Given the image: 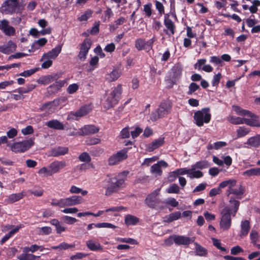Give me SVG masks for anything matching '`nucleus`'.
<instances>
[{"label":"nucleus","mask_w":260,"mask_h":260,"mask_svg":"<svg viewBox=\"0 0 260 260\" xmlns=\"http://www.w3.org/2000/svg\"><path fill=\"white\" fill-rule=\"evenodd\" d=\"M67 206H72L79 205L83 201V198L80 196H73L66 198Z\"/></svg>","instance_id":"4be33fe9"},{"label":"nucleus","mask_w":260,"mask_h":260,"mask_svg":"<svg viewBox=\"0 0 260 260\" xmlns=\"http://www.w3.org/2000/svg\"><path fill=\"white\" fill-rule=\"evenodd\" d=\"M41 248V246H38L36 244H34L31 245L30 247H25L23 248V252L25 253H27L29 251H31L34 252L40 249Z\"/></svg>","instance_id":"bf43d9fd"},{"label":"nucleus","mask_w":260,"mask_h":260,"mask_svg":"<svg viewBox=\"0 0 260 260\" xmlns=\"http://www.w3.org/2000/svg\"><path fill=\"white\" fill-rule=\"evenodd\" d=\"M78 158L80 161L89 162L91 161V158L89 154L86 152H84L81 153Z\"/></svg>","instance_id":"8fccbe9b"},{"label":"nucleus","mask_w":260,"mask_h":260,"mask_svg":"<svg viewBox=\"0 0 260 260\" xmlns=\"http://www.w3.org/2000/svg\"><path fill=\"white\" fill-rule=\"evenodd\" d=\"M236 183L237 181L235 179H229L221 182L219 184L218 187L221 190V188H223L228 186V189H230V187H234L236 186Z\"/></svg>","instance_id":"2f4dec72"},{"label":"nucleus","mask_w":260,"mask_h":260,"mask_svg":"<svg viewBox=\"0 0 260 260\" xmlns=\"http://www.w3.org/2000/svg\"><path fill=\"white\" fill-rule=\"evenodd\" d=\"M122 92L121 84H118L114 87L112 92L108 95L105 101V107L107 109L114 107L119 102Z\"/></svg>","instance_id":"20e7f679"},{"label":"nucleus","mask_w":260,"mask_h":260,"mask_svg":"<svg viewBox=\"0 0 260 260\" xmlns=\"http://www.w3.org/2000/svg\"><path fill=\"white\" fill-rule=\"evenodd\" d=\"M221 77V74L220 73L214 75L211 82L212 85L213 86H217L220 82Z\"/></svg>","instance_id":"052dcab7"},{"label":"nucleus","mask_w":260,"mask_h":260,"mask_svg":"<svg viewBox=\"0 0 260 260\" xmlns=\"http://www.w3.org/2000/svg\"><path fill=\"white\" fill-rule=\"evenodd\" d=\"M196 169L191 166V168L189 169V176L190 178H200L203 176V172L199 170H196Z\"/></svg>","instance_id":"e433bc0d"},{"label":"nucleus","mask_w":260,"mask_h":260,"mask_svg":"<svg viewBox=\"0 0 260 260\" xmlns=\"http://www.w3.org/2000/svg\"><path fill=\"white\" fill-rule=\"evenodd\" d=\"M159 189H156L149 194L145 200V203L150 208L155 209L160 201L157 198Z\"/></svg>","instance_id":"9d476101"},{"label":"nucleus","mask_w":260,"mask_h":260,"mask_svg":"<svg viewBox=\"0 0 260 260\" xmlns=\"http://www.w3.org/2000/svg\"><path fill=\"white\" fill-rule=\"evenodd\" d=\"M196 252L200 256H205L207 253L206 249L197 243H196Z\"/></svg>","instance_id":"de8ad7c7"},{"label":"nucleus","mask_w":260,"mask_h":260,"mask_svg":"<svg viewBox=\"0 0 260 260\" xmlns=\"http://www.w3.org/2000/svg\"><path fill=\"white\" fill-rule=\"evenodd\" d=\"M245 22L249 27H253L257 23V21L254 19V16L253 15L246 19Z\"/></svg>","instance_id":"13d9d810"},{"label":"nucleus","mask_w":260,"mask_h":260,"mask_svg":"<svg viewBox=\"0 0 260 260\" xmlns=\"http://www.w3.org/2000/svg\"><path fill=\"white\" fill-rule=\"evenodd\" d=\"M182 70L183 67L182 65L179 63H176L171 68L169 74L173 77L178 80L182 75Z\"/></svg>","instance_id":"412c9836"},{"label":"nucleus","mask_w":260,"mask_h":260,"mask_svg":"<svg viewBox=\"0 0 260 260\" xmlns=\"http://www.w3.org/2000/svg\"><path fill=\"white\" fill-rule=\"evenodd\" d=\"M139 221L140 219L138 217L131 214L127 215L124 219L125 224L127 226L135 225L139 222Z\"/></svg>","instance_id":"c756f323"},{"label":"nucleus","mask_w":260,"mask_h":260,"mask_svg":"<svg viewBox=\"0 0 260 260\" xmlns=\"http://www.w3.org/2000/svg\"><path fill=\"white\" fill-rule=\"evenodd\" d=\"M100 128L94 125H85L80 129L81 135L95 134L99 132Z\"/></svg>","instance_id":"f3484780"},{"label":"nucleus","mask_w":260,"mask_h":260,"mask_svg":"<svg viewBox=\"0 0 260 260\" xmlns=\"http://www.w3.org/2000/svg\"><path fill=\"white\" fill-rule=\"evenodd\" d=\"M250 229V222L247 220H245L241 221V231L240 236L241 237L247 236Z\"/></svg>","instance_id":"cd10ccee"},{"label":"nucleus","mask_w":260,"mask_h":260,"mask_svg":"<svg viewBox=\"0 0 260 260\" xmlns=\"http://www.w3.org/2000/svg\"><path fill=\"white\" fill-rule=\"evenodd\" d=\"M200 89V86L194 82H191L188 87V90L187 92L188 95H192L195 91Z\"/></svg>","instance_id":"09e8293b"},{"label":"nucleus","mask_w":260,"mask_h":260,"mask_svg":"<svg viewBox=\"0 0 260 260\" xmlns=\"http://www.w3.org/2000/svg\"><path fill=\"white\" fill-rule=\"evenodd\" d=\"M19 5L18 0H6L2 4L3 12L6 14H13L16 12Z\"/></svg>","instance_id":"6e6552de"},{"label":"nucleus","mask_w":260,"mask_h":260,"mask_svg":"<svg viewBox=\"0 0 260 260\" xmlns=\"http://www.w3.org/2000/svg\"><path fill=\"white\" fill-rule=\"evenodd\" d=\"M234 108L235 111L239 115L251 118L250 119L247 118L246 119V124L250 126L260 127V120L258 115L249 110L243 109L238 106H235Z\"/></svg>","instance_id":"7ed1b4c3"},{"label":"nucleus","mask_w":260,"mask_h":260,"mask_svg":"<svg viewBox=\"0 0 260 260\" xmlns=\"http://www.w3.org/2000/svg\"><path fill=\"white\" fill-rule=\"evenodd\" d=\"M100 21L95 22L93 26L92 27L91 29L90 30V34L91 35H95L99 32L100 31Z\"/></svg>","instance_id":"680f3d73"},{"label":"nucleus","mask_w":260,"mask_h":260,"mask_svg":"<svg viewBox=\"0 0 260 260\" xmlns=\"http://www.w3.org/2000/svg\"><path fill=\"white\" fill-rule=\"evenodd\" d=\"M79 88V86L76 83L70 84L67 89V91L69 94H73L76 92Z\"/></svg>","instance_id":"338daca9"},{"label":"nucleus","mask_w":260,"mask_h":260,"mask_svg":"<svg viewBox=\"0 0 260 260\" xmlns=\"http://www.w3.org/2000/svg\"><path fill=\"white\" fill-rule=\"evenodd\" d=\"M165 143V138L160 137L154 140L153 142L147 145V150L149 152H152L156 149L161 147Z\"/></svg>","instance_id":"6ab92c4d"},{"label":"nucleus","mask_w":260,"mask_h":260,"mask_svg":"<svg viewBox=\"0 0 260 260\" xmlns=\"http://www.w3.org/2000/svg\"><path fill=\"white\" fill-rule=\"evenodd\" d=\"M156 9L158 10V13L160 16L165 14V8L163 5L158 1H154Z\"/></svg>","instance_id":"69168bd1"},{"label":"nucleus","mask_w":260,"mask_h":260,"mask_svg":"<svg viewBox=\"0 0 260 260\" xmlns=\"http://www.w3.org/2000/svg\"><path fill=\"white\" fill-rule=\"evenodd\" d=\"M88 108V107L87 106H84L80 108L77 111L75 112H71L69 115V119L77 120L78 117H81L86 115L89 112Z\"/></svg>","instance_id":"a211bd4d"},{"label":"nucleus","mask_w":260,"mask_h":260,"mask_svg":"<svg viewBox=\"0 0 260 260\" xmlns=\"http://www.w3.org/2000/svg\"><path fill=\"white\" fill-rule=\"evenodd\" d=\"M60 77V75L58 73L42 76L39 78L37 80V82L39 84L47 85L57 80Z\"/></svg>","instance_id":"ddd939ff"},{"label":"nucleus","mask_w":260,"mask_h":260,"mask_svg":"<svg viewBox=\"0 0 260 260\" xmlns=\"http://www.w3.org/2000/svg\"><path fill=\"white\" fill-rule=\"evenodd\" d=\"M243 175L249 177L254 176H260V168H254L247 170L243 173Z\"/></svg>","instance_id":"473e14b6"},{"label":"nucleus","mask_w":260,"mask_h":260,"mask_svg":"<svg viewBox=\"0 0 260 260\" xmlns=\"http://www.w3.org/2000/svg\"><path fill=\"white\" fill-rule=\"evenodd\" d=\"M152 4L149 3L144 6V11L147 17H149L152 15Z\"/></svg>","instance_id":"0e129e2a"},{"label":"nucleus","mask_w":260,"mask_h":260,"mask_svg":"<svg viewBox=\"0 0 260 260\" xmlns=\"http://www.w3.org/2000/svg\"><path fill=\"white\" fill-rule=\"evenodd\" d=\"M66 166V162L64 160L62 161H54L51 163L49 166V168L50 169V171L52 174L56 173L59 170Z\"/></svg>","instance_id":"aec40b11"},{"label":"nucleus","mask_w":260,"mask_h":260,"mask_svg":"<svg viewBox=\"0 0 260 260\" xmlns=\"http://www.w3.org/2000/svg\"><path fill=\"white\" fill-rule=\"evenodd\" d=\"M101 139L96 138L88 137L85 140V144L87 145H92L100 143Z\"/></svg>","instance_id":"5fc2aeb1"},{"label":"nucleus","mask_w":260,"mask_h":260,"mask_svg":"<svg viewBox=\"0 0 260 260\" xmlns=\"http://www.w3.org/2000/svg\"><path fill=\"white\" fill-rule=\"evenodd\" d=\"M34 144V140L29 139L22 142H15L12 145L8 144L11 150L15 153L24 152L31 148Z\"/></svg>","instance_id":"0eeeda50"},{"label":"nucleus","mask_w":260,"mask_h":260,"mask_svg":"<svg viewBox=\"0 0 260 260\" xmlns=\"http://www.w3.org/2000/svg\"><path fill=\"white\" fill-rule=\"evenodd\" d=\"M127 149L128 148L124 149L111 155L108 159L109 165H115L120 161L127 158V155L126 153Z\"/></svg>","instance_id":"1a4fd4ad"},{"label":"nucleus","mask_w":260,"mask_h":260,"mask_svg":"<svg viewBox=\"0 0 260 260\" xmlns=\"http://www.w3.org/2000/svg\"><path fill=\"white\" fill-rule=\"evenodd\" d=\"M93 11L90 9H87L81 16L78 18V20L80 21H87L89 18L92 17Z\"/></svg>","instance_id":"58836bf2"},{"label":"nucleus","mask_w":260,"mask_h":260,"mask_svg":"<svg viewBox=\"0 0 260 260\" xmlns=\"http://www.w3.org/2000/svg\"><path fill=\"white\" fill-rule=\"evenodd\" d=\"M177 80L170 74L165 79L166 84L169 88H172L174 84H176Z\"/></svg>","instance_id":"c03bdc74"},{"label":"nucleus","mask_w":260,"mask_h":260,"mask_svg":"<svg viewBox=\"0 0 260 260\" xmlns=\"http://www.w3.org/2000/svg\"><path fill=\"white\" fill-rule=\"evenodd\" d=\"M151 172L160 175L162 173L160 165L158 163L155 164L151 167Z\"/></svg>","instance_id":"6e6d98bb"},{"label":"nucleus","mask_w":260,"mask_h":260,"mask_svg":"<svg viewBox=\"0 0 260 260\" xmlns=\"http://www.w3.org/2000/svg\"><path fill=\"white\" fill-rule=\"evenodd\" d=\"M125 22V18L123 17H120L119 18H118L114 22V24L110 25V29H112L113 30H115L118 28V25L122 24Z\"/></svg>","instance_id":"49530a36"},{"label":"nucleus","mask_w":260,"mask_h":260,"mask_svg":"<svg viewBox=\"0 0 260 260\" xmlns=\"http://www.w3.org/2000/svg\"><path fill=\"white\" fill-rule=\"evenodd\" d=\"M24 196V194L23 192L16 193H12L9 195L6 199H5V202L6 204H13L22 199Z\"/></svg>","instance_id":"393cba45"},{"label":"nucleus","mask_w":260,"mask_h":260,"mask_svg":"<svg viewBox=\"0 0 260 260\" xmlns=\"http://www.w3.org/2000/svg\"><path fill=\"white\" fill-rule=\"evenodd\" d=\"M156 39L155 37H153L151 39L149 40L147 42L145 41V49L147 51H149L152 49L153 43L156 41Z\"/></svg>","instance_id":"e2e57ef3"},{"label":"nucleus","mask_w":260,"mask_h":260,"mask_svg":"<svg viewBox=\"0 0 260 260\" xmlns=\"http://www.w3.org/2000/svg\"><path fill=\"white\" fill-rule=\"evenodd\" d=\"M66 83L67 80L66 79L55 81L54 83L47 87V95H51L57 93Z\"/></svg>","instance_id":"f8f14e48"},{"label":"nucleus","mask_w":260,"mask_h":260,"mask_svg":"<svg viewBox=\"0 0 260 260\" xmlns=\"http://www.w3.org/2000/svg\"><path fill=\"white\" fill-rule=\"evenodd\" d=\"M87 247L91 250L96 251L102 249L100 244L92 240H88L86 242Z\"/></svg>","instance_id":"f704fd0d"},{"label":"nucleus","mask_w":260,"mask_h":260,"mask_svg":"<svg viewBox=\"0 0 260 260\" xmlns=\"http://www.w3.org/2000/svg\"><path fill=\"white\" fill-rule=\"evenodd\" d=\"M181 212L176 211L170 214L168 217H166V221L167 222H171L174 220L179 219L181 217Z\"/></svg>","instance_id":"4c0bfd02"},{"label":"nucleus","mask_w":260,"mask_h":260,"mask_svg":"<svg viewBox=\"0 0 260 260\" xmlns=\"http://www.w3.org/2000/svg\"><path fill=\"white\" fill-rule=\"evenodd\" d=\"M45 125L48 127L56 130H63L64 125L57 119H52L47 121Z\"/></svg>","instance_id":"a878e982"},{"label":"nucleus","mask_w":260,"mask_h":260,"mask_svg":"<svg viewBox=\"0 0 260 260\" xmlns=\"http://www.w3.org/2000/svg\"><path fill=\"white\" fill-rule=\"evenodd\" d=\"M250 147L257 148L260 146V134L249 138L245 143Z\"/></svg>","instance_id":"bb28decb"},{"label":"nucleus","mask_w":260,"mask_h":260,"mask_svg":"<svg viewBox=\"0 0 260 260\" xmlns=\"http://www.w3.org/2000/svg\"><path fill=\"white\" fill-rule=\"evenodd\" d=\"M70 192L71 193H81L82 196H85L87 194L88 191L86 190H82L81 188L78 187L75 185H72L70 189Z\"/></svg>","instance_id":"79ce46f5"},{"label":"nucleus","mask_w":260,"mask_h":260,"mask_svg":"<svg viewBox=\"0 0 260 260\" xmlns=\"http://www.w3.org/2000/svg\"><path fill=\"white\" fill-rule=\"evenodd\" d=\"M245 192V189L244 186L241 184H240L238 186L237 188L230 187V189L227 190L226 193L228 196L230 194H233L236 197L237 199L241 200L242 198V196Z\"/></svg>","instance_id":"2eb2a0df"},{"label":"nucleus","mask_w":260,"mask_h":260,"mask_svg":"<svg viewBox=\"0 0 260 260\" xmlns=\"http://www.w3.org/2000/svg\"><path fill=\"white\" fill-rule=\"evenodd\" d=\"M91 46V42L90 39L86 38L83 42L80 44V50L81 51L88 53Z\"/></svg>","instance_id":"72a5a7b5"},{"label":"nucleus","mask_w":260,"mask_h":260,"mask_svg":"<svg viewBox=\"0 0 260 260\" xmlns=\"http://www.w3.org/2000/svg\"><path fill=\"white\" fill-rule=\"evenodd\" d=\"M61 46L58 45L51 51L44 53L41 58V60L42 61L45 59H55L61 51Z\"/></svg>","instance_id":"4468645a"},{"label":"nucleus","mask_w":260,"mask_h":260,"mask_svg":"<svg viewBox=\"0 0 260 260\" xmlns=\"http://www.w3.org/2000/svg\"><path fill=\"white\" fill-rule=\"evenodd\" d=\"M145 45V40L144 39H138L135 41V47L139 51L144 49Z\"/></svg>","instance_id":"a18cd8bd"},{"label":"nucleus","mask_w":260,"mask_h":260,"mask_svg":"<svg viewBox=\"0 0 260 260\" xmlns=\"http://www.w3.org/2000/svg\"><path fill=\"white\" fill-rule=\"evenodd\" d=\"M16 48V44L10 40L6 44L0 46V52L4 54H9L14 52Z\"/></svg>","instance_id":"dca6fc26"},{"label":"nucleus","mask_w":260,"mask_h":260,"mask_svg":"<svg viewBox=\"0 0 260 260\" xmlns=\"http://www.w3.org/2000/svg\"><path fill=\"white\" fill-rule=\"evenodd\" d=\"M62 219L64 222L69 224H74L77 221L76 218L67 215L63 216Z\"/></svg>","instance_id":"774afa93"},{"label":"nucleus","mask_w":260,"mask_h":260,"mask_svg":"<svg viewBox=\"0 0 260 260\" xmlns=\"http://www.w3.org/2000/svg\"><path fill=\"white\" fill-rule=\"evenodd\" d=\"M39 70V68H35L30 70H25L20 73L19 75L24 77H28L36 73Z\"/></svg>","instance_id":"37998d69"},{"label":"nucleus","mask_w":260,"mask_h":260,"mask_svg":"<svg viewBox=\"0 0 260 260\" xmlns=\"http://www.w3.org/2000/svg\"><path fill=\"white\" fill-rule=\"evenodd\" d=\"M175 243L177 245H188L192 242L191 238L184 236L175 235Z\"/></svg>","instance_id":"5701e85b"},{"label":"nucleus","mask_w":260,"mask_h":260,"mask_svg":"<svg viewBox=\"0 0 260 260\" xmlns=\"http://www.w3.org/2000/svg\"><path fill=\"white\" fill-rule=\"evenodd\" d=\"M193 119L196 125L199 127L202 126L204 123H208L211 119L209 108H204L201 110L194 112Z\"/></svg>","instance_id":"39448f33"},{"label":"nucleus","mask_w":260,"mask_h":260,"mask_svg":"<svg viewBox=\"0 0 260 260\" xmlns=\"http://www.w3.org/2000/svg\"><path fill=\"white\" fill-rule=\"evenodd\" d=\"M229 202L231 204H232L231 209V213L232 215L234 217L236 215V213L237 212L239 207L240 206V202L238 200H235V199L233 197H231Z\"/></svg>","instance_id":"7c9ffc66"},{"label":"nucleus","mask_w":260,"mask_h":260,"mask_svg":"<svg viewBox=\"0 0 260 260\" xmlns=\"http://www.w3.org/2000/svg\"><path fill=\"white\" fill-rule=\"evenodd\" d=\"M252 5L249 7V10L252 14H255L257 12V7L259 6V0H252L250 1Z\"/></svg>","instance_id":"864d4df0"},{"label":"nucleus","mask_w":260,"mask_h":260,"mask_svg":"<svg viewBox=\"0 0 260 260\" xmlns=\"http://www.w3.org/2000/svg\"><path fill=\"white\" fill-rule=\"evenodd\" d=\"M246 119H247L246 118L232 116L229 119V121L234 124H246Z\"/></svg>","instance_id":"ea45409f"},{"label":"nucleus","mask_w":260,"mask_h":260,"mask_svg":"<svg viewBox=\"0 0 260 260\" xmlns=\"http://www.w3.org/2000/svg\"><path fill=\"white\" fill-rule=\"evenodd\" d=\"M121 75V70L118 68H114L111 73L106 75V79L109 82H113L117 80Z\"/></svg>","instance_id":"b1692460"},{"label":"nucleus","mask_w":260,"mask_h":260,"mask_svg":"<svg viewBox=\"0 0 260 260\" xmlns=\"http://www.w3.org/2000/svg\"><path fill=\"white\" fill-rule=\"evenodd\" d=\"M192 166L197 169L203 170L209 167L210 164L207 160H202L197 161L194 165H192Z\"/></svg>","instance_id":"c9c22d12"},{"label":"nucleus","mask_w":260,"mask_h":260,"mask_svg":"<svg viewBox=\"0 0 260 260\" xmlns=\"http://www.w3.org/2000/svg\"><path fill=\"white\" fill-rule=\"evenodd\" d=\"M74 247V246L73 245L69 244L66 242H62L58 246L52 247V248L53 249L65 250Z\"/></svg>","instance_id":"603ef678"},{"label":"nucleus","mask_w":260,"mask_h":260,"mask_svg":"<svg viewBox=\"0 0 260 260\" xmlns=\"http://www.w3.org/2000/svg\"><path fill=\"white\" fill-rule=\"evenodd\" d=\"M179 190V187L175 183L171 184L166 190L169 193H178Z\"/></svg>","instance_id":"3c124183"},{"label":"nucleus","mask_w":260,"mask_h":260,"mask_svg":"<svg viewBox=\"0 0 260 260\" xmlns=\"http://www.w3.org/2000/svg\"><path fill=\"white\" fill-rule=\"evenodd\" d=\"M69 152V149L67 147L59 146L54 148L52 150V155L54 157H58L61 155H64Z\"/></svg>","instance_id":"c85d7f7f"},{"label":"nucleus","mask_w":260,"mask_h":260,"mask_svg":"<svg viewBox=\"0 0 260 260\" xmlns=\"http://www.w3.org/2000/svg\"><path fill=\"white\" fill-rule=\"evenodd\" d=\"M128 171H123L117 175L109 178V183L105 192V195L109 196L118 191L122 186L126 180Z\"/></svg>","instance_id":"f257e3e1"},{"label":"nucleus","mask_w":260,"mask_h":260,"mask_svg":"<svg viewBox=\"0 0 260 260\" xmlns=\"http://www.w3.org/2000/svg\"><path fill=\"white\" fill-rule=\"evenodd\" d=\"M250 132L249 128L245 127V126H240L237 130V135L238 138H241L248 134Z\"/></svg>","instance_id":"a19ab883"},{"label":"nucleus","mask_w":260,"mask_h":260,"mask_svg":"<svg viewBox=\"0 0 260 260\" xmlns=\"http://www.w3.org/2000/svg\"><path fill=\"white\" fill-rule=\"evenodd\" d=\"M172 103L169 100L162 101L155 112H152L150 119L152 121H156L158 119L167 116L172 111Z\"/></svg>","instance_id":"f03ea898"},{"label":"nucleus","mask_w":260,"mask_h":260,"mask_svg":"<svg viewBox=\"0 0 260 260\" xmlns=\"http://www.w3.org/2000/svg\"><path fill=\"white\" fill-rule=\"evenodd\" d=\"M221 218L219 222L220 229L223 231H228L232 225L231 209L228 206L224 207L221 212Z\"/></svg>","instance_id":"423d86ee"},{"label":"nucleus","mask_w":260,"mask_h":260,"mask_svg":"<svg viewBox=\"0 0 260 260\" xmlns=\"http://www.w3.org/2000/svg\"><path fill=\"white\" fill-rule=\"evenodd\" d=\"M164 23L166 28L164 29V33L169 37L173 36L176 32V26L173 21L169 18L168 14L165 15Z\"/></svg>","instance_id":"9b49d317"},{"label":"nucleus","mask_w":260,"mask_h":260,"mask_svg":"<svg viewBox=\"0 0 260 260\" xmlns=\"http://www.w3.org/2000/svg\"><path fill=\"white\" fill-rule=\"evenodd\" d=\"M258 232L252 230L250 234V239L251 243L253 244H255L258 241Z\"/></svg>","instance_id":"4d7b16f0"}]
</instances>
